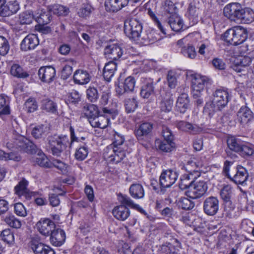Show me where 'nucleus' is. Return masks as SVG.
I'll return each instance as SVG.
<instances>
[{"mask_svg":"<svg viewBox=\"0 0 254 254\" xmlns=\"http://www.w3.org/2000/svg\"><path fill=\"white\" fill-rule=\"evenodd\" d=\"M103 115L97 116L95 118L89 120L90 125L93 127L106 128L110 122V118L114 119L116 114L113 109H109L106 107L102 108Z\"/></svg>","mask_w":254,"mask_h":254,"instance_id":"7","label":"nucleus"},{"mask_svg":"<svg viewBox=\"0 0 254 254\" xmlns=\"http://www.w3.org/2000/svg\"><path fill=\"white\" fill-rule=\"evenodd\" d=\"M153 124L149 122H143L138 126L134 133L138 139H142L148 135L153 129Z\"/></svg>","mask_w":254,"mask_h":254,"instance_id":"26","label":"nucleus"},{"mask_svg":"<svg viewBox=\"0 0 254 254\" xmlns=\"http://www.w3.org/2000/svg\"><path fill=\"white\" fill-rule=\"evenodd\" d=\"M179 206L184 210H190L194 206V203L186 197L181 198L178 202Z\"/></svg>","mask_w":254,"mask_h":254,"instance_id":"56","label":"nucleus"},{"mask_svg":"<svg viewBox=\"0 0 254 254\" xmlns=\"http://www.w3.org/2000/svg\"><path fill=\"white\" fill-rule=\"evenodd\" d=\"M155 144L158 149L164 152H170L175 146L174 141L167 140H156Z\"/></svg>","mask_w":254,"mask_h":254,"instance_id":"32","label":"nucleus"},{"mask_svg":"<svg viewBox=\"0 0 254 254\" xmlns=\"http://www.w3.org/2000/svg\"><path fill=\"white\" fill-rule=\"evenodd\" d=\"M248 174L247 170L244 167L238 166L235 169V171L232 174L231 178H230L232 181L237 184H243L247 180Z\"/></svg>","mask_w":254,"mask_h":254,"instance_id":"22","label":"nucleus"},{"mask_svg":"<svg viewBox=\"0 0 254 254\" xmlns=\"http://www.w3.org/2000/svg\"><path fill=\"white\" fill-rule=\"evenodd\" d=\"M181 244L177 239H175L172 243H169V254H177L180 248Z\"/></svg>","mask_w":254,"mask_h":254,"instance_id":"64","label":"nucleus"},{"mask_svg":"<svg viewBox=\"0 0 254 254\" xmlns=\"http://www.w3.org/2000/svg\"><path fill=\"white\" fill-rule=\"evenodd\" d=\"M142 31V24L137 18H132L125 21L124 32L129 39L137 40Z\"/></svg>","mask_w":254,"mask_h":254,"instance_id":"6","label":"nucleus"},{"mask_svg":"<svg viewBox=\"0 0 254 254\" xmlns=\"http://www.w3.org/2000/svg\"><path fill=\"white\" fill-rule=\"evenodd\" d=\"M15 213L21 217H25L27 215V212L24 205L21 203H16L14 204Z\"/></svg>","mask_w":254,"mask_h":254,"instance_id":"60","label":"nucleus"},{"mask_svg":"<svg viewBox=\"0 0 254 254\" xmlns=\"http://www.w3.org/2000/svg\"><path fill=\"white\" fill-rule=\"evenodd\" d=\"M34 19L32 11L27 10L22 12L19 15L18 21L21 25L30 24Z\"/></svg>","mask_w":254,"mask_h":254,"instance_id":"38","label":"nucleus"},{"mask_svg":"<svg viewBox=\"0 0 254 254\" xmlns=\"http://www.w3.org/2000/svg\"><path fill=\"white\" fill-rule=\"evenodd\" d=\"M50 242L55 246H61L65 240V234L64 230L59 228H55L50 234Z\"/></svg>","mask_w":254,"mask_h":254,"instance_id":"23","label":"nucleus"},{"mask_svg":"<svg viewBox=\"0 0 254 254\" xmlns=\"http://www.w3.org/2000/svg\"><path fill=\"white\" fill-rule=\"evenodd\" d=\"M177 127L180 130L193 133H196L199 130L196 126L193 125L190 123L182 121L177 123Z\"/></svg>","mask_w":254,"mask_h":254,"instance_id":"37","label":"nucleus"},{"mask_svg":"<svg viewBox=\"0 0 254 254\" xmlns=\"http://www.w3.org/2000/svg\"><path fill=\"white\" fill-rule=\"evenodd\" d=\"M168 23L174 31L179 32L183 28V20L177 14L171 15L168 18Z\"/></svg>","mask_w":254,"mask_h":254,"instance_id":"29","label":"nucleus"},{"mask_svg":"<svg viewBox=\"0 0 254 254\" xmlns=\"http://www.w3.org/2000/svg\"><path fill=\"white\" fill-rule=\"evenodd\" d=\"M84 115L91 120L99 115V111L96 105L94 104L86 105L84 106Z\"/></svg>","mask_w":254,"mask_h":254,"instance_id":"35","label":"nucleus"},{"mask_svg":"<svg viewBox=\"0 0 254 254\" xmlns=\"http://www.w3.org/2000/svg\"><path fill=\"white\" fill-rule=\"evenodd\" d=\"M47 148L49 152L56 156H61L69 144V139L66 135L54 134L47 138Z\"/></svg>","mask_w":254,"mask_h":254,"instance_id":"2","label":"nucleus"},{"mask_svg":"<svg viewBox=\"0 0 254 254\" xmlns=\"http://www.w3.org/2000/svg\"><path fill=\"white\" fill-rule=\"evenodd\" d=\"M164 11L171 15L177 14L176 11L177 7L175 4L170 0H166L162 5Z\"/></svg>","mask_w":254,"mask_h":254,"instance_id":"55","label":"nucleus"},{"mask_svg":"<svg viewBox=\"0 0 254 254\" xmlns=\"http://www.w3.org/2000/svg\"><path fill=\"white\" fill-rule=\"evenodd\" d=\"M47 130L46 126L43 125H38L33 128L31 134L35 138H40L45 135Z\"/></svg>","mask_w":254,"mask_h":254,"instance_id":"46","label":"nucleus"},{"mask_svg":"<svg viewBox=\"0 0 254 254\" xmlns=\"http://www.w3.org/2000/svg\"><path fill=\"white\" fill-rule=\"evenodd\" d=\"M125 106L126 111L129 113L133 112L138 107V102L136 98H127L125 100Z\"/></svg>","mask_w":254,"mask_h":254,"instance_id":"47","label":"nucleus"},{"mask_svg":"<svg viewBox=\"0 0 254 254\" xmlns=\"http://www.w3.org/2000/svg\"><path fill=\"white\" fill-rule=\"evenodd\" d=\"M86 96L87 99L91 102H96L99 97L97 89L94 87L90 86L86 90Z\"/></svg>","mask_w":254,"mask_h":254,"instance_id":"57","label":"nucleus"},{"mask_svg":"<svg viewBox=\"0 0 254 254\" xmlns=\"http://www.w3.org/2000/svg\"><path fill=\"white\" fill-rule=\"evenodd\" d=\"M213 98L212 101L214 103L221 108H224L229 101V95L227 90L223 88L216 89L213 94Z\"/></svg>","mask_w":254,"mask_h":254,"instance_id":"14","label":"nucleus"},{"mask_svg":"<svg viewBox=\"0 0 254 254\" xmlns=\"http://www.w3.org/2000/svg\"><path fill=\"white\" fill-rule=\"evenodd\" d=\"M135 84V80L132 76H128L124 82L120 83L116 88V91L119 96L123 95L127 92L133 91Z\"/></svg>","mask_w":254,"mask_h":254,"instance_id":"17","label":"nucleus"},{"mask_svg":"<svg viewBox=\"0 0 254 254\" xmlns=\"http://www.w3.org/2000/svg\"><path fill=\"white\" fill-rule=\"evenodd\" d=\"M25 108L27 112L32 113L35 111L38 108V105L34 99L29 98L25 103Z\"/></svg>","mask_w":254,"mask_h":254,"instance_id":"59","label":"nucleus"},{"mask_svg":"<svg viewBox=\"0 0 254 254\" xmlns=\"http://www.w3.org/2000/svg\"><path fill=\"white\" fill-rule=\"evenodd\" d=\"M10 48V45L7 39L3 36H0V55H6Z\"/></svg>","mask_w":254,"mask_h":254,"instance_id":"54","label":"nucleus"},{"mask_svg":"<svg viewBox=\"0 0 254 254\" xmlns=\"http://www.w3.org/2000/svg\"><path fill=\"white\" fill-rule=\"evenodd\" d=\"M36 227L39 233L45 236H50L56 228L55 223L50 219H41L36 224Z\"/></svg>","mask_w":254,"mask_h":254,"instance_id":"15","label":"nucleus"},{"mask_svg":"<svg viewBox=\"0 0 254 254\" xmlns=\"http://www.w3.org/2000/svg\"><path fill=\"white\" fill-rule=\"evenodd\" d=\"M247 36L246 29L238 26L227 30L222 35L221 38L230 44L238 45L245 41Z\"/></svg>","mask_w":254,"mask_h":254,"instance_id":"4","label":"nucleus"},{"mask_svg":"<svg viewBox=\"0 0 254 254\" xmlns=\"http://www.w3.org/2000/svg\"><path fill=\"white\" fill-rule=\"evenodd\" d=\"M39 44V40L35 34H29L22 41L20 49L22 51H27L33 50Z\"/></svg>","mask_w":254,"mask_h":254,"instance_id":"21","label":"nucleus"},{"mask_svg":"<svg viewBox=\"0 0 254 254\" xmlns=\"http://www.w3.org/2000/svg\"><path fill=\"white\" fill-rule=\"evenodd\" d=\"M7 145L8 147L29 154H35L38 150V148L31 140L19 134L15 135Z\"/></svg>","mask_w":254,"mask_h":254,"instance_id":"3","label":"nucleus"},{"mask_svg":"<svg viewBox=\"0 0 254 254\" xmlns=\"http://www.w3.org/2000/svg\"><path fill=\"white\" fill-rule=\"evenodd\" d=\"M73 78L76 84L80 85L87 84L90 80V77L88 72L81 69H78L75 71Z\"/></svg>","mask_w":254,"mask_h":254,"instance_id":"28","label":"nucleus"},{"mask_svg":"<svg viewBox=\"0 0 254 254\" xmlns=\"http://www.w3.org/2000/svg\"><path fill=\"white\" fill-rule=\"evenodd\" d=\"M10 113L8 101L6 97L0 95V115H7Z\"/></svg>","mask_w":254,"mask_h":254,"instance_id":"53","label":"nucleus"},{"mask_svg":"<svg viewBox=\"0 0 254 254\" xmlns=\"http://www.w3.org/2000/svg\"><path fill=\"white\" fill-rule=\"evenodd\" d=\"M220 195L224 202L225 216L229 218L234 217L236 216V211L235 205L231 201L233 195L232 188L229 185L224 186L220 192Z\"/></svg>","mask_w":254,"mask_h":254,"instance_id":"5","label":"nucleus"},{"mask_svg":"<svg viewBox=\"0 0 254 254\" xmlns=\"http://www.w3.org/2000/svg\"><path fill=\"white\" fill-rule=\"evenodd\" d=\"M67 100L73 104L77 103L80 101V95L78 91L72 90L68 95Z\"/></svg>","mask_w":254,"mask_h":254,"instance_id":"62","label":"nucleus"},{"mask_svg":"<svg viewBox=\"0 0 254 254\" xmlns=\"http://www.w3.org/2000/svg\"><path fill=\"white\" fill-rule=\"evenodd\" d=\"M56 74V69L52 66L41 67L38 71V75L41 81L49 83L55 79Z\"/></svg>","mask_w":254,"mask_h":254,"instance_id":"18","label":"nucleus"},{"mask_svg":"<svg viewBox=\"0 0 254 254\" xmlns=\"http://www.w3.org/2000/svg\"><path fill=\"white\" fill-rule=\"evenodd\" d=\"M189 96L186 93L181 94L178 98L176 108L181 113H185L189 107Z\"/></svg>","mask_w":254,"mask_h":254,"instance_id":"27","label":"nucleus"},{"mask_svg":"<svg viewBox=\"0 0 254 254\" xmlns=\"http://www.w3.org/2000/svg\"><path fill=\"white\" fill-rule=\"evenodd\" d=\"M181 53L183 56L190 59H194L196 56L195 48L190 44L182 47Z\"/></svg>","mask_w":254,"mask_h":254,"instance_id":"40","label":"nucleus"},{"mask_svg":"<svg viewBox=\"0 0 254 254\" xmlns=\"http://www.w3.org/2000/svg\"><path fill=\"white\" fill-rule=\"evenodd\" d=\"M127 5V0H105V6L107 11L117 12Z\"/></svg>","mask_w":254,"mask_h":254,"instance_id":"25","label":"nucleus"},{"mask_svg":"<svg viewBox=\"0 0 254 254\" xmlns=\"http://www.w3.org/2000/svg\"><path fill=\"white\" fill-rule=\"evenodd\" d=\"M19 9V5L16 1H9L1 6L0 15L2 17L9 16L16 13Z\"/></svg>","mask_w":254,"mask_h":254,"instance_id":"24","label":"nucleus"},{"mask_svg":"<svg viewBox=\"0 0 254 254\" xmlns=\"http://www.w3.org/2000/svg\"><path fill=\"white\" fill-rule=\"evenodd\" d=\"M50 10L54 14L63 16L67 15L69 12V9L67 7L60 4H55L52 5Z\"/></svg>","mask_w":254,"mask_h":254,"instance_id":"44","label":"nucleus"},{"mask_svg":"<svg viewBox=\"0 0 254 254\" xmlns=\"http://www.w3.org/2000/svg\"><path fill=\"white\" fill-rule=\"evenodd\" d=\"M229 148L234 152L239 153L243 143L239 138L233 136H229L227 141Z\"/></svg>","mask_w":254,"mask_h":254,"instance_id":"33","label":"nucleus"},{"mask_svg":"<svg viewBox=\"0 0 254 254\" xmlns=\"http://www.w3.org/2000/svg\"><path fill=\"white\" fill-rule=\"evenodd\" d=\"M191 76L193 97H200L207 83L208 79L206 76L198 74H193Z\"/></svg>","mask_w":254,"mask_h":254,"instance_id":"8","label":"nucleus"},{"mask_svg":"<svg viewBox=\"0 0 254 254\" xmlns=\"http://www.w3.org/2000/svg\"><path fill=\"white\" fill-rule=\"evenodd\" d=\"M123 53L121 47L116 44L107 46L104 49V54L106 57L113 61H116L120 58Z\"/></svg>","mask_w":254,"mask_h":254,"instance_id":"20","label":"nucleus"},{"mask_svg":"<svg viewBox=\"0 0 254 254\" xmlns=\"http://www.w3.org/2000/svg\"><path fill=\"white\" fill-rule=\"evenodd\" d=\"M30 247L35 254H55L54 251L49 246L40 242L36 238L32 239Z\"/></svg>","mask_w":254,"mask_h":254,"instance_id":"16","label":"nucleus"},{"mask_svg":"<svg viewBox=\"0 0 254 254\" xmlns=\"http://www.w3.org/2000/svg\"><path fill=\"white\" fill-rule=\"evenodd\" d=\"M244 23H250L254 21V11L250 8H243L239 20Z\"/></svg>","mask_w":254,"mask_h":254,"instance_id":"36","label":"nucleus"},{"mask_svg":"<svg viewBox=\"0 0 254 254\" xmlns=\"http://www.w3.org/2000/svg\"><path fill=\"white\" fill-rule=\"evenodd\" d=\"M237 120L242 126H245L252 121L254 118V113L247 106L241 107L237 114Z\"/></svg>","mask_w":254,"mask_h":254,"instance_id":"19","label":"nucleus"},{"mask_svg":"<svg viewBox=\"0 0 254 254\" xmlns=\"http://www.w3.org/2000/svg\"><path fill=\"white\" fill-rule=\"evenodd\" d=\"M4 221L8 226L14 228L18 229L21 226V221L12 214L6 215L4 219Z\"/></svg>","mask_w":254,"mask_h":254,"instance_id":"45","label":"nucleus"},{"mask_svg":"<svg viewBox=\"0 0 254 254\" xmlns=\"http://www.w3.org/2000/svg\"><path fill=\"white\" fill-rule=\"evenodd\" d=\"M41 108L48 112L55 113L57 112L56 104L48 98H44L41 101Z\"/></svg>","mask_w":254,"mask_h":254,"instance_id":"42","label":"nucleus"},{"mask_svg":"<svg viewBox=\"0 0 254 254\" xmlns=\"http://www.w3.org/2000/svg\"><path fill=\"white\" fill-rule=\"evenodd\" d=\"M203 166L201 161H198L196 158H191L188 161L184 166L186 170L189 173V179L194 180L200 176V168Z\"/></svg>","mask_w":254,"mask_h":254,"instance_id":"11","label":"nucleus"},{"mask_svg":"<svg viewBox=\"0 0 254 254\" xmlns=\"http://www.w3.org/2000/svg\"><path fill=\"white\" fill-rule=\"evenodd\" d=\"M112 151L114 154L107 156L104 155L105 157L109 159L110 161L115 162L116 163L121 161L126 156V153L124 150L120 147L114 148Z\"/></svg>","mask_w":254,"mask_h":254,"instance_id":"30","label":"nucleus"},{"mask_svg":"<svg viewBox=\"0 0 254 254\" xmlns=\"http://www.w3.org/2000/svg\"><path fill=\"white\" fill-rule=\"evenodd\" d=\"M167 78L169 87L171 88H175L177 83L175 73L172 71H169L168 72Z\"/></svg>","mask_w":254,"mask_h":254,"instance_id":"63","label":"nucleus"},{"mask_svg":"<svg viewBox=\"0 0 254 254\" xmlns=\"http://www.w3.org/2000/svg\"><path fill=\"white\" fill-rule=\"evenodd\" d=\"M83 143V145L77 149L75 153V158L79 161L84 160L88 154V148L86 143L85 142Z\"/></svg>","mask_w":254,"mask_h":254,"instance_id":"50","label":"nucleus"},{"mask_svg":"<svg viewBox=\"0 0 254 254\" xmlns=\"http://www.w3.org/2000/svg\"><path fill=\"white\" fill-rule=\"evenodd\" d=\"M208 189L206 182L204 181L192 180V184L190 186L189 190L186 191V195L192 199L200 198L206 192Z\"/></svg>","mask_w":254,"mask_h":254,"instance_id":"9","label":"nucleus"},{"mask_svg":"<svg viewBox=\"0 0 254 254\" xmlns=\"http://www.w3.org/2000/svg\"><path fill=\"white\" fill-rule=\"evenodd\" d=\"M221 110V108H218V106H216V104L212 101L206 103L203 109V113L209 117L211 118L216 112Z\"/></svg>","mask_w":254,"mask_h":254,"instance_id":"39","label":"nucleus"},{"mask_svg":"<svg viewBox=\"0 0 254 254\" xmlns=\"http://www.w3.org/2000/svg\"><path fill=\"white\" fill-rule=\"evenodd\" d=\"M243 7L239 3H231L225 6L224 15L231 21H238L242 14Z\"/></svg>","mask_w":254,"mask_h":254,"instance_id":"12","label":"nucleus"},{"mask_svg":"<svg viewBox=\"0 0 254 254\" xmlns=\"http://www.w3.org/2000/svg\"><path fill=\"white\" fill-rule=\"evenodd\" d=\"M10 73L13 76L18 78H25L29 76V74L18 64H13L11 66Z\"/></svg>","mask_w":254,"mask_h":254,"instance_id":"41","label":"nucleus"},{"mask_svg":"<svg viewBox=\"0 0 254 254\" xmlns=\"http://www.w3.org/2000/svg\"><path fill=\"white\" fill-rule=\"evenodd\" d=\"M254 152V150L253 147L249 144H245L243 143L239 153L241 155L245 156H251L253 154Z\"/></svg>","mask_w":254,"mask_h":254,"instance_id":"61","label":"nucleus"},{"mask_svg":"<svg viewBox=\"0 0 254 254\" xmlns=\"http://www.w3.org/2000/svg\"><path fill=\"white\" fill-rule=\"evenodd\" d=\"M52 19L51 12L49 11H42L39 16L36 18V20L40 25H46Z\"/></svg>","mask_w":254,"mask_h":254,"instance_id":"52","label":"nucleus"},{"mask_svg":"<svg viewBox=\"0 0 254 254\" xmlns=\"http://www.w3.org/2000/svg\"><path fill=\"white\" fill-rule=\"evenodd\" d=\"M0 237L2 241L8 245H10L14 243V235L9 229L3 230L0 234Z\"/></svg>","mask_w":254,"mask_h":254,"instance_id":"49","label":"nucleus"},{"mask_svg":"<svg viewBox=\"0 0 254 254\" xmlns=\"http://www.w3.org/2000/svg\"><path fill=\"white\" fill-rule=\"evenodd\" d=\"M65 192L64 191L61 193L56 194L55 193H50L49 195V200L50 204L53 207H56L58 206L60 203V199L59 196L64 195Z\"/></svg>","mask_w":254,"mask_h":254,"instance_id":"58","label":"nucleus"},{"mask_svg":"<svg viewBox=\"0 0 254 254\" xmlns=\"http://www.w3.org/2000/svg\"><path fill=\"white\" fill-rule=\"evenodd\" d=\"M173 105V100L171 97L164 98L160 102V108L162 112H169L171 111Z\"/></svg>","mask_w":254,"mask_h":254,"instance_id":"48","label":"nucleus"},{"mask_svg":"<svg viewBox=\"0 0 254 254\" xmlns=\"http://www.w3.org/2000/svg\"><path fill=\"white\" fill-rule=\"evenodd\" d=\"M178 177V173L173 169L163 171L159 178L161 191L164 193V189L172 186L176 182Z\"/></svg>","mask_w":254,"mask_h":254,"instance_id":"10","label":"nucleus"},{"mask_svg":"<svg viewBox=\"0 0 254 254\" xmlns=\"http://www.w3.org/2000/svg\"><path fill=\"white\" fill-rule=\"evenodd\" d=\"M219 201L217 197L210 196L206 198L203 203L204 212L209 216H214L218 211Z\"/></svg>","mask_w":254,"mask_h":254,"instance_id":"13","label":"nucleus"},{"mask_svg":"<svg viewBox=\"0 0 254 254\" xmlns=\"http://www.w3.org/2000/svg\"><path fill=\"white\" fill-rule=\"evenodd\" d=\"M129 191L130 195L134 198H142L144 195L143 187L139 184H133L129 188Z\"/></svg>","mask_w":254,"mask_h":254,"instance_id":"34","label":"nucleus"},{"mask_svg":"<svg viewBox=\"0 0 254 254\" xmlns=\"http://www.w3.org/2000/svg\"><path fill=\"white\" fill-rule=\"evenodd\" d=\"M35 162L38 165L46 168H50L52 165L48 157L43 152H38L35 158Z\"/></svg>","mask_w":254,"mask_h":254,"instance_id":"43","label":"nucleus"},{"mask_svg":"<svg viewBox=\"0 0 254 254\" xmlns=\"http://www.w3.org/2000/svg\"><path fill=\"white\" fill-rule=\"evenodd\" d=\"M140 96L144 98H151L155 94L154 87L152 81H149L144 84L140 90Z\"/></svg>","mask_w":254,"mask_h":254,"instance_id":"31","label":"nucleus"},{"mask_svg":"<svg viewBox=\"0 0 254 254\" xmlns=\"http://www.w3.org/2000/svg\"><path fill=\"white\" fill-rule=\"evenodd\" d=\"M121 202L123 205L115 207L112 211L114 217L119 220L124 221L130 215L129 210L125 205L138 210L142 213L144 212V210L139 205L134 203L131 198L126 195H122Z\"/></svg>","mask_w":254,"mask_h":254,"instance_id":"1","label":"nucleus"},{"mask_svg":"<svg viewBox=\"0 0 254 254\" xmlns=\"http://www.w3.org/2000/svg\"><path fill=\"white\" fill-rule=\"evenodd\" d=\"M27 185L28 182L25 179H23L19 182L18 184L15 187L16 193L19 196L24 195L28 193Z\"/></svg>","mask_w":254,"mask_h":254,"instance_id":"51","label":"nucleus"}]
</instances>
